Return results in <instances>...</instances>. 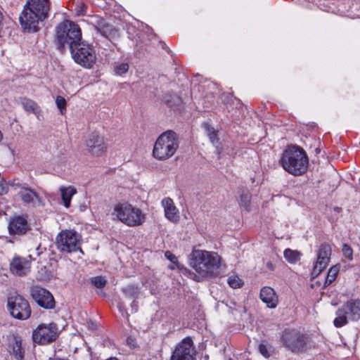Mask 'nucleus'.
I'll return each mask as SVG.
<instances>
[{
    "label": "nucleus",
    "mask_w": 360,
    "mask_h": 360,
    "mask_svg": "<svg viewBox=\"0 0 360 360\" xmlns=\"http://www.w3.org/2000/svg\"><path fill=\"white\" fill-rule=\"evenodd\" d=\"M259 297L269 308L274 309L278 305V296L274 290L270 287H263L260 290Z\"/></svg>",
    "instance_id": "obj_19"
},
{
    "label": "nucleus",
    "mask_w": 360,
    "mask_h": 360,
    "mask_svg": "<svg viewBox=\"0 0 360 360\" xmlns=\"http://www.w3.org/2000/svg\"><path fill=\"white\" fill-rule=\"evenodd\" d=\"M342 252L343 255L349 261H352L353 259V250L349 245L346 243L343 244L342 248Z\"/></svg>",
    "instance_id": "obj_34"
},
{
    "label": "nucleus",
    "mask_w": 360,
    "mask_h": 360,
    "mask_svg": "<svg viewBox=\"0 0 360 360\" xmlns=\"http://www.w3.org/2000/svg\"><path fill=\"white\" fill-rule=\"evenodd\" d=\"M95 29L97 32L110 40L118 36V30L104 20H98L95 25Z\"/></svg>",
    "instance_id": "obj_20"
},
{
    "label": "nucleus",
    "mask_w": 360,
    "mask_h": 360,
    "mask_svg": "<svg viewBox=\"0 0 360 360\" xmlns=\"http://www.w3.org/2000/svg\"><path fill=\"white\" fill-rule=\"evenodd\" d=\"M161 202H172V200L169 198H165L162 200Z\"/></svg>",
    "instance_id": "obj_44"
},
{
    "label": "nucleus",
    "mask_w": 360,
    "mask_h": 360,
    "mask_svg": "<svg viewBox=\"0 0 360 360\" xmlns=\"http://www.w3.org/2000/svg\"><path fill=\"white\" fill-rule=\"evenodd\" d=\"M56 103L58 108L60 110V113L63 114V111L66 109V101L60 96H58L56 98Z\"/></svg>",
    "instance_id": "obj_35"
},
{
    "label": "nucleus",
    "mask_w": 360,
    "mask_h": 360,
    "mask_svg": "<svg viewBox=\"0 0 360 360\" xmlns=\"http://www.w3.org/2000/svg\"><path fill=\"white\" fill-rule=\"evenodd\" d=\"M229 360H233V359H229Z\"/></svg>",
    "instance_id": "obj_51"
},
{
    "label": "nucleus",
    "mask_w": 360,
    "mask_h": 360,
    "mask_svg": "<svg viewBox=\"0 0 360 360\" xmlns=\"http://www.w3.org/2000/svg\"><path fill=\"white\" fill-rule=\"evenodd\" d=\"M127 341L129 345H131L133 347H134V344L133 343L134 340L131 337L128 338Z\"/></svg>",
    "instance_id": "obj_43"
},
{
    "label": "nucleus",
    "mask_w": 360,
    "mask_h": 360,
    "mask_svg": "<svg viewBox=\"0 0 360 360\" xmlns=\"http://www.w3.org/2000/svg\"><path fill=\"white\" fill-rule=\"evenodd\" d=\"M283 255L287 262L295 264L300 260L302 254L297 250L287 248L284 250Z\"/></svg>",
    "instance_id": "obj_26"
},
{
    "label": "nucleus",
    "mask_w": 360,
    "mask_h": 360,
    "mask_svg": "<svg viewBox=\"0 0 360 360\" xmlns=\"http://www.w3.org/2000/svg\"><path fill=\"white\" fill-rule=\"evenodd\" d=\"M90 282L94 286H95L97 288H103L105 286L107 283L106 280L101 276L92 277L90 279Z\"/></svg>",
    "instance_id": "obj_33"
},
{
    "label": "nucleus",
    "mask_w": 360,
    "mask_h": 360,
    "mask_svg": "<svg viewBox=\"0 0 360 360\" xmlns=\"http://www.w3.org/2000/svg\"><path fill=\"white\" fill-rule=\"evenodd\" d=\"M122 290L124 295L129 299L136 300L140 295V289L135 285H127L123 288Z\"/></svg>",
    "instance_id": "obj_27"
},
{
    "label": "nucleus",
    "mask_w": 360,
    "mask_h": 360,
    "mask_svg": "<svg viewBox=\"0 0 360 360\" xmlns=\"http://www.w3.org/2000/svg\"><path fill=\"white\" fill-rule=\"evenodd\" d=\"M243 207H244L245 209H247L248 204L244 203V204H243Z\"/></svg>",
    "instance_id": "obj_47"
},
{
    "label": "nucleus",
    "mask_w": 360,
    "mask_h": 360,
    "mask_svg": "<svg viewBox=\"0 0 360 360\" xmlns=\"http://www.w3.org/2000/svg\"><path fill=\"white\" fill-rule=\"evenodd\" d=\"M267 266L271 270H274V266L271 263H268Z\"/></svg>",
    "instance_id": "obj_45"
},
{
    "label": "nucleus",
    "mask_w": 360,
    "mask_h": 360,
    "mask_svg": "<svg viewBox=\"0 0 360 360\" xmlns=\"http://www.w3.org/2000/svg\"><path fill=\"white\" fill-rule=\"evenodd\" d=\"M131 313H135L138 311V304H137V302L136 301V300H133L131 304Z\"/></svg>",
    "instance_id": "obj_42"
},
{
    "label": "nucleus",
    "mask_w": 360,
    "mask_h": 360,
    "mask_svg": "<svg viewBox=\"0 0 360 360\" xmlns=\"http://www.w3.org/2000/svg\"><path fill=\"white\" fill-rule=\"evenodd\" d=\"M63 202H70L72 197L77 193V189L72 186H61L59 188Z\"/></svg>",
    "instance_id": "obj_24"
},
{
    "label": "nucleus",
    "mask_w": 360,
    "mask_h": 360,
    "mask_svg": "<svg viewBox=\"0 0 360 360\" xmlns=\"http://www.w3.org/2000/svg\"><path fill=\"white\" fill-rule=\"evenodd\" d=\"M112 215L129 226H139L145 220V216L141 210L133 207L131 204H117Z\"/></svg>",
    "instance_id": "obj_7"
},
{
    "label": "nucleus",
    "mask_w": 360,
    "mask_h": 360,
    "mask_svg": "<svg viewBox=\"0 0 360 360\" xmlns=\"http://www.w3.org/2000/svg\"><path fill=\"white\" fill-rule=\"evenodd\" d=\"M165 256L168 260L174 264H176L178 262L176 257L170 251H166L165 252Z\"/></svg>",
    "instance_id": "obj_39"
},
{
    "label": "nucleus",
    "mask_w": 360,
    "mask_h": 360,
    "mask_svg": "<svg viewBox=\"0 0 360 360\" xmlns=\"http://www.w3.org/2000/svg\"><path fill=\"white\" fill-rule=\"evenodd\" d=\"M338 272L339 266L338 265H335L330 267L328 271L324 285L326 286L332 283L335 280Z\"/></svg>",
    "instance_id": "obj_29"
},
{
    "label": "nucleus",
    "mask_w": 360,
    "mask_h": 360,
    "mask_svg": "<svg viewBox=\"0 0 360 360\" xmlns=\"http://www.w3.org/2000/svg\"><path fill=\"white\" fill-rule=\"evenodd\" d=\"M165 217L172 221H176L179 218V210L174 206V204H162Z\"/></svg>",
    "instance_id": "obj_25"
},
{
    "label": "nucleus",
    "mask_w": 360,
    "mask_h": 360,
    "mask_svg": "<svg viewBox=\"0 0 360 360\" xmlns=\"http://www.w3.org/2000/svg\"><path fill=\"white\" fill-rule=\"evenodd\" d=\"M19 101L20 103L26 112L34 113L35 115L39 112V107L35 101L26 97H20Z\"/></svg>",
    "instance_id": "obj_22"
},
{
    "label": "nucleus",
    "mask_w": 360,
    "mask_h": 360,
    "mask_svg": "<svg viewBox=\"0 0 360 360\" xmlns=\"http://www.w3.org/2000/svg\"><path fill=\"white\" fill-rule=\"evenodd\" d=\"M56 44L60 51L67 46L70 50L82 41V32L78 25L65 20L56 28Z\"/></svg>",
    "instance_id": "obj_4"
},
{
    "label": "nucleus",
    "mask_w": 360,
    "mask_h": 360,
    "mask_svg": "<svg viewBox=\"0 0 360 360\" xmlns=\"http://www.w3.org/2000/svg\"><path fill=\"white\" fill-rule=\"evenodd\" d=\"M7 307L11 315L19 320H26L31 314L28 302L18 293L10 294L7 299Z\"/></svg>",
    "instance_id": "obj_11"
},
{
    "label": "nucleus",
    "mask_w": 360,
    "mask_h": 360,
    "mask_svg": "<svg viewBox=\"0 0 360 360\" xmlns=\"http://www.w3.org/2000/svg\"><path fill=\"white\" fill-rule=\"evenodd\" d=\"M227 283L232 288H240L243 285L244 282L238 275H232L228 278Z\"/></svg>",
    "instance_id": "obj_31"
},
{
    "label": "nucleus",
    "mask_w": 360,
    "mask_h": 360,
    "mask_svg": "<svg viewBox=\"0 0 360 360\" xmlns=\"http://www.w3.org/2000/svg\"><path fill=\"white\" fill-rule=\"evenodd\" d=\"M179 146V140L176 133L168 130L163 132L156 140L153 155L158 160H167L174 155Z\"/></svg>",
    "instance_id": "obj_5"
},
{
    "label": "nucleus",
    "mask_w": 360,
    "mask_h": 360,
    "mask_svg": "<svg viewBox=\"0 0 360 360\" xmlns=\"http://www.w3.org/2000/svg\"><path fill=\"white\" fill-rule=\"evenodd\" d=\"M18 194L23 202H35L41 201L39 194L34 190L27 187H22V190L18 192Z\"/></svg>",
    "instance_id": "obj_21"
},
{
    "label": "nucleus",
    "mask_w": 360,
    "mask_h": 360,
    "mask_svg": "<svg viewBox=\"0 0 360 360\" xmlns=\"http://www.w3.org/2000/svg\"><path fill=\"white\" fill-rule=\"evenodd\" d=\"M331 252V247L328 243H323L320 245L312 274L318 276L327 266L330 259Z\"/></svg>",
    "instance_id": "obj_17"
},
{
    "label": "nucleus",
    "mask_w": 360,
    "mask_h": 360,
    "mask_svg": "<svg viewBox=\"0 0 360 360\" xmlns=\"http://www.w3.org/2000/svg\"><path fill=\"white\" fill-rule=\"evenodd\" d=\"M10 269L13 274L25 276L30 271V262L25 258L15 257L11 262Z\"/></svg>",
    "instance_id": "obj_18"
},
{
    "label": "nucleus",
    "mask_w": 360,
    "mask_h": 360,
    "mask_svg": "<svg viewBox=\"0 0 360 360\" xmlns=\"http://www.w3.org/2000/svg\"><path fill=\"white\" fill-rule=\"evenodd\" d=\"M64 205H65L66 207H70V204L65 203V204H64Z\"/></svg>",
    "instance_id": "obj_48"
},
{
    "label": "nucleus",
    "mask_w": 360,
    "mask_h": 360,
    "mask_svg": "<svg viewBox=\"0 0 360 360\" xmlns=\"http://www.w3.org/2000/svg\"><path fill=\"white\" fill-rule=\"evenodd\" d=\"M8 190V184L4 180L0 181V195L6 194Z\"/></svg>",
    "instance_id": "obj_38"
},
{
    "label": "nucleus",
    "mask_w": 360,
    "mask_h": 360,
    "mask_svg": "<svg viewBox=\"0 0 360 360\" xmlns=\"http://www.w3.org/2000/svg\"><path fill=\"white\" fill-rule=\"evenodd\" d=\"M220 264V257L216 252L196 250L191 254L190 265L203 277L217 275Z\"/></svg>",
    "instance_id": "obj_3"
},
{
    "label": "nucleus",
    "mask_w": 360,
    "mask_h": 360,
    "mask_svg": "<svg viewBox=\"0 0 360 360\" xmlns=\"http://www.w3.org/2000/svg\"><path fill=\"white\" fill-rule=\"evenodd\" d=\"M280 163L289 174L300 176L307 171L309 158L302 148L297 146H288L282 153Z\"/></svg>",
    "instance_id": "obj_2"
},
{
    "label": "nucleus",
    "mask_w": 360,
    "mask_h": 360,
    "mask_svg": "<svg viewBox=\"0 0 360 360\" xmlns=\"http://www.w3.org/2000/svg\"><path fill=\"white\" fill-rule=\"evenodd\" d=\"M342 209L341 207H339L338 206H335L333 208V212L331 213L332 217H338V215L341 212Z\"/></svg>",
    "instance_id": "obj_41"
},
{
    "label": "nucleus",
    "mask_w": 360,
    "mask_h": 360,
    "mask_svg": "<svg viewBox=\"0 0 360 360\" xmlns=\"http://www.w3.org/2000/svg\"><path fill=\"white\" fill-rule=\"evenodd\" d=\"M2 213L5 214L4 212L0 211V215H1Z\"/></svg>",
    "instance_id": "obj_49"
},
{
    "label": "nucleus",
    "mask_w": 360,
    "mask_h": 360,
    "mask_svg": "<svg viewBox=\"0 0 360 360\" xmlns=\"http://www.w3.org/2000/svg\"><path fill=\"white\" fill-rule=\"evenodd\" d=\"M333 324L340 328L348 323V320L356 321L360 319V300H350L336 311Z\"/></svg>",
    "instance_id": "obj_9"
},
{
    "label": "nucleus",
    "mask_w": 360,
    "mask_h": 360,
    "mask_svg": "<svg viewBox=\"0 0 360 360\" xmlns=\"http://www.w3.org/2000/svg\"><path fill=\"white\" fill-rule=\"evenodd\" d=\"M81 236L72 230L62 231L56 238L57 248L67 253L82 251Z\"/></svg>",
    "instance_id": "obj_10"
},
{
    "label": "nucleus",
    "mask_w": 360,
    "mask_h": 360,
    "mask_svg": "<svg viewBox=\"0 0 360 360\" xmlns=\"http://www.w3.org/2000/svg\"><path fill=\"white\" fill-rule=\"evenodd\" d=\"M30 229L27 215H14L8 221V230L11 236H22Z\"/></svg>",
    "instance_id": "obj_16"
},
{
    "label": "nucleus",
    "mask_w": 360,
    "mask_h": 360,
    "mask_svg": "<svg viewBox=\"0 0 360 360\" xmlns=\"http://www.w3.org/2000/svg\"><path fill=\"white\" fill-rule=\"evenodd\" d=\"M49 9V0H28L19 18L23 30L37 32L39 22L48 17Z\"/></svg>",
    "instance_id": "obj_1"
},
{
    "label": "nucleus",
    "mask_w": 360,
    "mask_h": 360,
    "mask_svg": "<svg viewBox=\"0 0 360 360\" xmlns=\"http://www.w3.org/2000/svg\"><path fill=\"white\" fill-rule=\"evenodd\" d=\"M259 350L261 354L263 355L264 357L267 358L270 356V353L266 345L264 344H260L259 345Z\"/></svg>",
    "instance_id": "obj_37"
},
{
    "label": "nucleus",
    "mask_w": 360,
    "mask_h": 360,
    "mask_svg": "<svg viewBox=\"0 0 360 360\" xmlns=\"http://www.w3.org/2000/svg\"><path fill=\"white\" fill-rule=\"evenodd\" d=\"M8 185L13 188L15 190L20 189L22 190V187H26L25 184H22L19 182L18 180L13 179L12 181H10L8 183Z\"/></svg>",
    "instance_id": "obj_36"
},
{
    "label": "nucleus",
    "mask_w": 360,
    "mask_h": 360,
    "mask_svg": "<svg viewBox=\"0 0 360 360\" xmlns=\"http://www.w3.org/2000/svg\"><path fill=\"white\" fill-rule=\"evenodd\" d=\"M57 337V326L56 323H41L33 330L32 339L36 343L44 345L53 342Z\"/></svg>",
    "instance_id": "obj_12"
},
{
    "label": "nucleus",
    "mask_w": 360,
    "mask_h": 360,
    "mask_svg": "<svg viewBox=\"0 0 360 360\" xmlns=\"http://www.w3.org/2000/svg\"><path fill=\"white\" fill-rule=\"evenodd\" d=\"M32 298L41 307L51 309L55 307L56 302L52 294L45 288L33 286L30 290Z\"/></svg>",
    "instance_id": "obj_14"
},
{
    "label": "nucleus",
    "mask_w": 360,
    "mask_h": 360,
    "mask_svg": "<svg viewBox=\"0 0 360 360\" xmlns=\"http://www.w3.org/2000/svg\"><path fill=\"white\" fill-rule=\"evenodd\" d=\"M202 127L207 132V134L209 136V139L211 141V142L214 144L215 143H218V139L217 138V131L207 122H204L202 124Z\"/></svg>",
    "instance_id": "obj_30"
},
{
    "label": "nucleus",
    "mask_w": 360,
    "mask_h": 360,
    "mask_svg": "<svg viewBox=\"0 0 360 360\" xmlns=\"http://www.w3.org/2000/svg\"><path fill=\"white\" fill-rule=\"evenodd\" d=\"M3 134L1 133V131H0V142L3 140Z\"/></svg>",
    "instance_id": "obj_46"
},
{
    "label": "nucleus",
    "mask_w": 360,
    "mask_h": 360,
    "mask_svg": "<svg viewBox=\"0 0 360 360\" xmlns=\"http://www.w3.org/2000/svg\"><path fill=\"white\" fill-rule=\"evenodd\" d=\"M70 51L74 61L84 68L90 69L96 62L94 48L85 41H81Z\"/></svg>",
    "instance_id": "obj_8"
},
{
    "label": "nucleus",
    "mask_w": 360,
    "mask_h": 360,
    "mask_svg": "<svg viewBox=\"0 0 360 360\" xmlns=\"http://www.w3.org/2000/svg\"><path fill=\"white\" fill-rule=\"evenodd\" d=\"M129 67L127 63H117L113 68L114 72L116 75L122 76L128 72Z\"/></svg>",
    "instance_id": "obj_32"
},
{
    "label": "nucleus",
    "mask_w": 360,
    "mask_h": 360,
    "mask_svg": "<svg viewBox=\"0 0 360 360\" xmlns=\"http://www.w3.org/2000/svg\"><path fill=\"white\" fill-rule=\"evenodd\" d=\"M326 208H327V209H329L330 210H331V207H328L327 205H326Z\"/></svg>",
    "instance_id": "obj_50"
},
{
    "label": "nucleus",
    "mask_w": 360,
    "mask_h": 360,
    "mask_svg": "<svg viewBox=\"0 0 360 360\" xmlns=\"http://www.w3.org/2000/svg\"><path fill=\"white\" fill-rule=\"evenodd\" d=\"M85 145L87 150L94 156H101L106 153L108 146L104 138L96 133L89 134Z\"/></svg>",
    "instance_id": "obj_15"
},
{
    "label": "nucleus",
    "mask_w": 360,
    "mask_h": 360,
    "mask_svg": "<svg viewBox=\"0 0 360 360\" xmlns=\"http://www.w3.org/2000/svg\"><path fill=\"white\" fill-rule=\"evenodd\" d=\"M241 202H249L250 201V195L248 191L243 190L240 195Z\"/></svg>",
    "instance_id": "obj_40"
},
{
    "label": "nucleus",
    "mask_w": 360,
    "mask_h": 360,
    "mask_svg": "<svg viewBox=\"0 0 360 360\" xmlns=\"http://www.w3.org/2000/svg\"><path fill=\"white\" fill-rule=\"evenodd\" d=\"M163 101L170 107L179 106L182 102L181 97L176 94H166L163 96Z\"/></svg>",
    "instance_id": "obj_28"
},
{
    "label": "nucleus",
    "mask_w": 360,
    "mask_h": 360,
    "mask_svg": "<svg viewBox=\"0 0 360 360\" xmlns=\"http://www.w3.org/2000/svg\"><path fill=\"white\" fill-rule=\"evenodd\" d=\"M170 360H195V350L191 338H184L176 346Z\"/></svg>",
    "instance_id": "obj_13"
},
{
    "label": "nucleus",
    "mask_w": 360,
    "mask_h": 360,
    "mask_svg": "<svg viewBox=\"0 0 360 360\" xmlns=\"http://www.w3.org/2000/svg\"><path fill=\"white\" fill-rule=\"evenodd\" d=\"M281 342L293 353H302L308 349V339L305 334L297 329L287 328L281 336Z\"/></svg>",
    "instance_id": "obj_6"
},
{
    "label": "nucleus",
    "mask_w": 360,
    "mask_h": 360,
    "mask_svg": "<svg viewBox=\"0 0 360 360\" xmlns=\"http://www.w3.org/2000/svg\"><path fill=\"white\" fill-rule=\"evenodd\" d=\"M12 354L16 360H22L24 358V350L22 347V340L18 336L13 337Z\"/></svg>",
    "instance_id": "obj_23"
}]
</instances>
